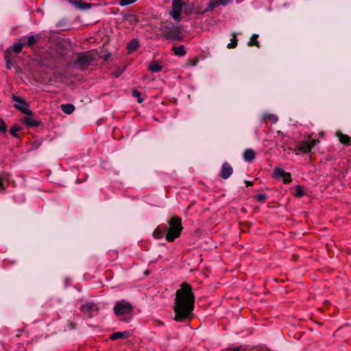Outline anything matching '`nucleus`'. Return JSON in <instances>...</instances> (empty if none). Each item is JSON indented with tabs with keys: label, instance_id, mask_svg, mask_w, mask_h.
I'll use <instances>...</instances> for the list:
<instances>
[{
	"label": "nucleus",
	"instance_id": "obj_1",
	"mask_svg": "<svg viewBox=\"0 0 351 351\" xmlns=\"http://www.w3.org/2000/svg\"><path fill=\"white\" fill-rule=\"evenodd\" d=\"M195 306V295L191 287H182L176 291L174 300V319L182 322L192 315Z\"/></svg>",
	"mask_w": 351,
	"mask_h": 351
},
{
	"label": "nucleus",
	"instance_id": "obj_2",
	"mask_svg": "<svg viewBox=\"0 0 351 351\" xmlns=\"http://www.w3.org/2000/svg\"><path fill=\"white\" fill-rule=\"evenodd\" d=\"M166 224V234L165 239L168 242H173L178 238L183 229L182 226V219L178 216H173L168 221Z\"/></svg>",
	"mask_w": 351,
	"mask_h": 351
},
{
	"label": "nucleus",
	"instance_id": "obj_3",
	"mask_svg": "<svg viewBox=\"0 0 351 351\" xmlns=\"http://www.w3.org/2000/svg\"><path fill=\"white\" fill-rule=\"evenodd\" d=\"M133 306L125 300H121L116 303L114 306V313L119 320L129 322L132 316Z\"/></svg>",
	"mask_w": 351,
	"mask_h": 351
},
{
	"label": "nucleus",
	"instance_id": "obj_4",
	"mask_svg": "<svg viewBox=\"0 0 351 351\" xmlns=\"http://www.w3.org/2000/svg\"><path fill=\"white\" fill-rule=\"evenodd\" d=\"M161 36L170 41H182L184 39L182 35V28L180 26L167 25L162 26L160 28Z\"/></svg>",
	"mask_w": 351,
	"mask_h": 351
},
{
	"label": "nucleus",
	"instance_id": "obj_5",
	"mask_svg": "<svg viewBox=\"0 0 351 351\" xmlns=\"http://www.w3.org/2000/svg\"><path fill=\"white\" fill-rule=\"evenodd\" d=\"M94 57L90 51H86L79 53L77 59L74 61V65L81 71H84L93 61Z\"/></svg>",
	"mask_w": 351,
	"mask_h": 351
},
{
	"label": "nucleus",
	"instance_id": "obj_6",
	"mask_svg": "<svg viewBox=\"0 0 351 351\" xmlns=\"http://www.w3.org/2000/svg\"><path fill=\"white\" fill-rule=\"evenodd\" d=\"M12 99L16 102L14 107L16 110L28 116L34 115L33 112L29 108L28 103L25 99L15 95H12Z\"/></svg>",
	"mask_w": 351,
	"mask_h": 351
},
{
	"label": "nucleus",
	"instance_id": "obj_7",
	"mask_svg": "<svg viewBox=\"0 0 351 351\" xmlns=\"http://www.w3.org/2000/svg\"><path fill=\"white\" fill-rule=\"evenodd\" d=\"M183 0H173L171 3V11L170 14L174 21L178 22L181 21V13L183 8Z\"/></svg>",
	"mask_w": 351,
	"mask_h": 351
},
{
	"label": "nucleus",
	"instance_id": "obj_8",
	"mask_svg": "<svg viewBox=\"0 0 351 351\" xmlns=\"http://www.w3.org/2000/svg\"><path fill=\"white\" fill-rule=\"evenodd\" d=\"M80 311L88 317H93L97 315L99 311V308L97 305L93 302H87L83 304Z\"/></svg>",
	"mask_w": 351,
	"mask_h": 351
},
{
	"label": "nucleus",
	"instance_id": "obj_9",
	"mask_svg": "<svg viewBox=\"0 0 351 351\" xmlns=\"http://www.w3.org/2000/svg\"><path fill=\"white\" fill-rule=\"evenodd\" d=\"M273 177L276 180L282 179L284 184H289L292 180L291 173L285 171V170L280 167H275Z\"/></svg>",
	"mask_w": 351,
	"mask_h": 351
},
{
	"label": "nucleus",
	"instance_id": "obj_10",
	"mask_svg": "<svg viewBox=\"0 0 351 351\" xmlns=\"http://www.w3.org/2000/svg\"><path fill=\"white\" fill-rule=\"evenodd\" d=\"M69 4L73 5L76 9L83 10L91 8L94 4L90 3H86L82 0H67Z\"/></svg>",
	"mask_w": 351,
	"mask_h": 351
},
{
	"label": "nucleus",
	"instance_id": "obj_11",
	"mask_svg": "<svg viewBox=\"0 0 351 351\" xmlns=\"http://www.w3.org/2000/svg\"><path fill=\"white\" fill-rule=\"evenodd\" d=\"M232 173H233V168L232 167V166L228 162H223L222 165V167H221V169L219 176L223 179L226 180L231 176Z\"/></svg>",
	"mask_w": 351,
	"mask_h": 351
},
{
	"label": "nucleus",
	"instance_id": "obj_12",
	"mask_svg": "<svg viewBox=\"0 0 351 351\" xmlns=\"http://www.w3.org/2000/svg\"><path fill=\"white\" fill-rule=\"evenodd\" d=\"M21 122L24 123L27 128H35L41 125V121L35 119L32 116H28L23 117L21 119Z\"/></svg>",
	"mask_w": 351,
	"mask_h": 351
},
{
	"label": "nucleus",
	"instance_id": "obj_13",
	"mask_svg": "<svg viewBox=\"0 0 351 351\" xmlns=\"http://www.w3.org/2000/svg\"><path fill=\"white\" fill-rule=\"evenodd\" d=\"M166 224L162 223L158 226V227L153 232V237L156 239H162L166 234Z\"/></svg>",
	"mask_w": 351,
	"mask_h": 351
},
{
	"label": "nucleus",
	"instance_id": "obj_14",
	"mask_svg": "<svg viewBox=\"0 0 351 351\" xmlns=\"http://www.w3.org/2000/svg\"><path fill=\"white\" fill-rule=\"evenodd\" d=\"M25 37L21 38L19 40L20 43H13L12 47H10L8 49H10L12 51V53L14 52L16 54L20 53L22 51L23 46L25 45Z\"/></svg>",
	"mask_w": 351,
	"mask_h": 351
},
{
	"label": "nucleus",
	"instance_id": "obj_15",
	"mask_svg": "<svg viewBox=\"0 0 351 351\" xmlns=\"http://www.w3.org/2000/svg\"><path fill=\"white\" fill-rule=\"evenodd\" d=\"M293 150L296 154L307 153V141L304 140L302 142L297 143Z\"/></svg>",
	"mask_w": 351,
	"mask_h": 351
},
{
	"label": "nucleus",
	"instance_id": "obj_16",
	"mask_svg": "<svg viewBox=\"0 0 351 351\" xmlns=\"http://www.w3.org/2000/svg\"><path fill=\"white\" fill-rule=\"evenodd\" d=\"M130 336L131 333L129 331L117 332L110 335V339H128Z\"/></svg>",
	"mask_w": 351,
	"mask_h": 351
},
{
	"label": "nucleus",
	"instance_id": "obj_17",
	"mask_svg": "<svg viewBox=\"0 0 351 351\" xmlns=\"http://www.w3.org/2000/svg\"><path fill=\"white\" fill-rule=\"evenodd\" d=\"M39 38V35H31L27 36V38L25 37V45H27L28 47H32L33 45L38 43Z\"/></svg>",
	"mask_w": 351,
	"mask_h": 351
},
{
	"label": "nucleus",
	"instance_id": "obj_18",
	"mask_svg": "<svg viewBox=\"0 0 351 351\" xmlns=\"http://www.w3.org/2000/svg\"><path fill=\"white\" fill-rule=\"evenodd\" d=\"M255 152L252 149H247L243 152V159L246 162H252L255 158Z\"/></svg>",
	"mask_w": 351,
	"mask_h": 351
},
{
	"label": "nucleus",
	"instance_id": "obj_19",
	"mask_svg": "<svg viewBox=\"0 0 351 351\" xmlns=\"http://www.w3.org/2000/svg\"><path fill=\"white\" fill-rule=\"evenodd\" d=\"M172 51H173V53L176 56H178L180 57H183L186 54V51H185L184 45L173 46L172 47Z\"/></svg>",
	"mask_w": 351,
	"mask_h": 351
},
{
	"label": "nucleus",
	"instance_id": "obj_20",
	"mask_svg": "<svg viewBox=\"0 0 351 351\" xmlns=\"http://www.w3.org/2000/svg\"><path fill=\"white\" fill-rule=\"evenodd\" d=\"M258 37H259V36L257 34H252L249 42L247 43V46L248 47L256 46V47L260 48L261 45H260L259 42L258 41Z\"/></svg>",
	"mask_w": 351,
	"mask_h": 351
},
{
	"label": "nucleus",
	"instance_id": "obj_21",
	"mask_svg": "<svg viewBox=\"0 0 351 351\" xmlns=\"http://www.w3.org/2000/svg\"><path fill=\"white\" fill-rule=\"evenodd\" d=\"M60 108L62 112L67 114H71L75 110V106L72 104H62Z\"/></svg>",
	"mask_w": 351,
	"mask_h": 351
},
{
	"label": "nucleus",
	"instance_id": "obj_22",
	"mask_svg": "<svg viewBox=\"0 0 351 351\" xmlns=\"http://www.w3.org/2000/svg\"><path fill=\"white\" fill-rule=\"evenodd\" d=\"M4 58L6 62V67L8 69H11V61L12 59V51L10 49H6L4 52Z\"/></svg>",
	"mask_w": 351,
	"mask_h": 351
},
{
	"label": "nucleus",
	"instance_id": "obj_23",
	"mask_svg": "<svg viewBox=\"0 0 351 351\" xmlns=\"http://www.w3.org/2000/svg\"><path fill=\"white\" fill-rule=\"evenodd\" d=\"M218 5H219L218 4L217 0H210L207 7L202 11V14L213 11L214 8Z\"/></svg>",
	"mask_w": 351,
	"mask_h": 351
},
{
	"label": "nucleus",
	"instance_id": "obj_24",
	"mask_svg": "<svg viewBox=\"0 0 351 351\" xmlns=\"http://www.w3.org/2000/svg\"><path fill=\"white\" fill-rule=\"evenodd\" d=\"M139 47V43L136 39H132L130 40L128 44V49L129 52H132L137 49V48Z\"/></svg>",
	"mask_w": 351,
	"mask_h": 351
},
{
	"label": "nucleus",
	"instance_id": "obj_25",
	"mask_svg": "<svg viewBox=\"0 0 351 351\" xmlns=\"http://www.w3.org/2000/svg\"><path fill=\"white\" fill-rule=\"evenodd\" d=\"M162 66L158 61H153L149 66V70L153 73L160 71Z\"/></svg>",
	"mask_w": 351,
	"mask_h": 351
},
{
	"label": "nucleus",
	"instance_id": "obj_26",
	"mask_svg": "<svg viewBox=\"0 0 351 351\" xmlns=\"http://www.w3.org/2000/svg\"><path fill=\"white\" fill-rule=\"evenodd\" d=\"M21 130H22V127H21L18 125H14L11 128V129L10 130V133L14 137H15L16 138H19V135L18 132H20Z\"/></svg>",
	"mask_w": 351,
	"mask_h": 351
},
{
	"label": "nucleus",
	"instance_id": "obj_27",
	"mask_svg": "<svg viewBox=\"0 0 351 351\" xmlns=\"http://www.w3.org/2000/svg\"><path fill=\"white\" fill-rule=\"evenodd\" d=\"M269 120L273 123H276L278 121V117L276 115L273 114H264L262 116V121Z\"/></svg>",
	"mask_w": 351,
	"mask_h": 351
},
{
	"label": "nucleus",
	"instance_id": "obj_28",
	"mask_svg": "<svg viewBox=\"0 0 351 351\" xmlns=\"http://www.w3.org/2000/svg\"><path fill=\"white\" fill-rule=\"evenodd\" d=\"M8 182L5 176H0V190H5L8 186Z\"/></svg>",
	"mask_w": 351,
	"mask_h": 351
},
{
	"label": "nucleus",
	"instance_id": "obj_29",
	"mask_svg": "<svg viewBox=\"0 0 351 351\" xmlns=\"http://www.w3.org/2000/svg\"><path fill=\"white\" fill-rule=\"evenodd\" d=\"M232 38L230 40V43L227 45L228 49H234L237 46L238 40L237 38V34H232Z\"/></svg>",
	"mask_w": 351,
	"mask_h": 351
},
{
	"label": "nucleus",
	"instance_id": "obj_30",
	"mask_svg": "<svg viewBox=\"0 0 351 351\" xmlns=\"http://www.w3.org/2000/svg\"><path fill=\"white\" fill-rule=\"evenodd\" d=\"M304 191L303 190V187L301 185L296 186V191L295 193V196L296 197H302L304 195Z\"/></svg>",
	"mask_w": 351,
	"mask_h": 351
},
{
	"label": "nucleus",
	"instance_id": "obj_31",
	"mask_svg": "<svg viewBox=\"0 0 351 351\" xmlns=\"http://www.w3.org/2000/svg\"><path fill=\"white\" fill-rule=\"evenodd\" d=\"M132 95L134 97L137 98L138 103L141 104L143 101V99L141 96V93L139 91H138L137 90H133L132 93Z\"/></svg>",
	"mask_w": 351,
	"mask_h": 351
},
{
	"label": "nucleus",
	"instance_id": "obj_32",
	"mask_svg": "<svg viewBox=\"0 0 351 351\" xmlns=\"http://www.w3.org/2000/svg\"><path fill=\"white\" fill-rule=\"evenodd\" d=\"M338 136L339 138V141L341 143L348 144V143L350 141V138H349L348 136L343 135L342 134H338Z\"/></svg>",
	"mask_w": 351,
	"mask_h": 351
},
{
	"label": "nucleus",
	"instance_id": "obj_33",
	"mask_svg": "<svg viewBox=\"0 0 351 351\" xmlns=\"http://www.w3.org/2000/svg\"><path fill=\"white\" fill-rule=\"evenodd\" d=\"M0 132L2 134L7 132V125L3 119H0Z\"/></svg>",
	"mask_w": 351,
	"mask_h": 351
},
{
	"label": "nucleus",
	"instance_id": "obj_34",
	"mask_svg": "<svg viewBox=\"0 0 351 351\" xmlns=\"http://www.w3.org/2000/svg\"><path fill=\"white\" fill-rule=\"evenodd\" d=\"M136 1V0H120L119 5L121 6H125L130 5Z\"/></svg>",
	"mask_w": 351,
	"mask_h": 351
},
{
	"label": "nucleus",
	"instance_id": "obj_35",
	"mask_svg": "<svg viewBox=\"0 0 351 351\" xmlns=\"http://www.w3.org/2000/svg\"><path fill=\"white\" fill-rule=\"evenodd\" d=\"M256 199L261 202H264L265 200L267 199V195L265 194H258L257 196H256Z\"/></svg>",
	"mask_w": 351,
	"mask_h": 351
},
{
	"label": "nucleus",
	"instance_id": "obj_36",
	"mask_svg": "<svg viewBox=\"0 0 351 351\" xmlns=\"http://www.w3.org/2000/svg\"><path fill=\"white\" fill-rule=\"evenodd\" d=\"M232 0H217L219 5H226L232 2Z\"/></svg>",
	"mask_w": 351,
	"mask_h": 351
},
{
	"label": "nucleus",
	"instance_id": "obj_37",
	"mask_svg": "<svg viewBox=\"0 0 351 351\" xmlns=\"http://www.w3.org/2000/svg\"><path fill=\"white\" fill-rule=\"evenodd\" d=\"M316 143H317V141H315V140H312V141H311V142L308 141V152L316 144Z\"/></svg>",
	"mask_w": 351,
	"mask_h": 351
},
{
	"label": "nucleus",
	"instance_id": "obj_38",
	"mask_svg": "<svg viewBox=\"0 0 351 351\" xmlns=\"http://www.w3.org/2000/svg\"><path fill=\"white\" fill-rule=\"evenodd\" d=\"M245 184H246V186H252L254 184L253 182L248 180H245Z\"/></svg>",
	"mask_w": 351,
	"mask_h": 351
},
{
	"label": "nucleus",
	"instance_id": "obj_39",
	"mask_svg": "<svg viewBox=\"0 0 351 351\" xmlns=\"http://www.w3.org/2000/svg\"><path fill=\"white\" fill-rule=\"evenodd\" d=\"M63 25H64V21H59V22L56 24V27H62Z\"/></svg>",
	"mask_w": 351,
	"mask_h": 351
},
{
	"label": "nucleus",
	"instance_id": "obj_40",
	"mask_svg": "<svg viewBox=\"0 0 351 351\" xmlns=\"http://www.w3.org/2000/svg\"><path fill=\"white\" fill-rule=\"evenodd\" d=\"M233 351H241V348H240V347H237V348H234V349L233 350Z\"/></svg>",
	"mask_w": 351,
	"mask_h": 351
},
{
	"label": "nucleus",
	"instance_id": "obj_41",
	"mask_svg": "<svg viewBox=\"0 0 351 351\" xmlns=\"http://www.w3.org/2000/svg\"><path fill=\"white\" fill-rule=\"evenodd\" d=\"M273 280L276 282V283H278L279 282V280L276 278H273Z\"/></svg>",
	"mask_w": 351,
	"mask_h": 351
},
{
	"label": "nucleus",
	"instance_id": "obj_42",
	"mask_svg": "<svg viewBox=\"0 0 351 351\" xmlns=\"http://www.w3.org/2000/svg\"><path fill=\"white\" fill-rule=\"evenodd\" d=\"M122 73V71H119V72H117V73L116 74V77H118L119 75H121Z\"/></svg>",
	"mask_w": 351,
	"mask_h": 351
},
{
	"label": "nucleus",
	"instance_id": "obj_43",
	"mask_svg": "<svg viewBox=\"0 0 351 351\" xmlns=\"http://www.w3.org/2000/svg\"><path fill=\"white\" fill-rule=\"evenodd\" d=\"M180 285H183V286H185V285H190L189 284L186 283V282H182V284H180Z\"/></svg>",
	"mask_w": 351,
	"mask_h": 351
},
{
	"label": "nucleus",
	"instance_id": "obj_44",
	"mask_svg": "<svg viewBox=\"0 0 351 351\" xmlns=\"http://www.w3.org/2000/svg\"><path fill=\"white\" fill-rule=\"evenodd\" d=\"M38 145H39V143H36V142L34 143V146H35V147H38Z\"/></svg>",
	"mask_w": 351,
	"mask_h": 351
}]
</instances>
